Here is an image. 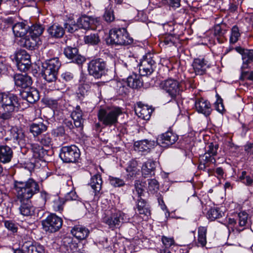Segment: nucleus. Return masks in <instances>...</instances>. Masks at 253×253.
<instances>
[{
  "instance_id": "8",
  "label": "nucleus",
  "mask_w": 253,
  "mask_h": 253,
  "mask_svg": "<svg viewBox=\"0 0 253 253\" xmlns=\"http://www.w3.org/2000/svg\"><path fill=\"white\" fill-rule=\"evenodd\" d=\"M59 156L64 163H74L79 159L80 151L79 148L74 145L65 146L61 148Z\"/></svg>"
},
{
  "instance_id": "18",
  "label": "nucleus",
  "mask_w": 253,
  "mask_h": 253,
  "mask_svg": "<svg viewBox=\"0 0 253 253\" xmlns=\"http://www.w3.org/2000/svg\"><path fill=\"white\" fill-rule=\"evenodd\" d=\"M13 80L16 86L22 88H26L32 84V80L30 76L27 74H15Z\"/></svg>"
},
{
  "instance_id": "51",
  "label": "nucleus",
  "mask_w": 253,
  "mask_h": 253,
  "mask_svg": "<svg viewBox=\"0 0 253 253\" xmlns=\"http://www.w3.org/2000/svg\"><path fill=\"white\" fill-rule=\"evenodd\" d=\"M134 189L133 190V194H135V192L137 193L138 198L141 197L143 194L144 191V185L139 180H136L134 183Z\"/></svg>"
},
{
  "instance_id": "32",
  "label": "nucleus",
  "mask_w": 253,
  "mask_h": 253,
  "mask_svg": "<svg viewBox=\"0 0 253 253\" xmlns=\"http://www.w3.org/2000/svg\"><path fill=\"white\" fill-rule=\"evenodd\" d=\"M136 209L140 214L147 216L150 215V211L146 205V201L141 197H138L137 200Z\"/></svg>"
},
{
  "instance_id": "10",
  "label": "nucleus",
  "mask_w": 253,
  "mask_h": 253,
  "mask_svg": "<svg viewBox=\"0 0 253 253\" xmlns=\"http://www.w3.org/2000/svg\"><path fill=\"white\" fill-rule=\"evenodd\" d=\"M62 222L60 217L55 214L51 213L42 221V228L46 232L54 233L61 228Z\"/></svg>"
},
{
  "instance_id": "6",
  "label": "nucleus",
  "mask_w": 253,
  "mask_h": 253,
  "mask_svg": "<svg viewBox=\"0 0 253 253\" xmlns=\"http://www.w3.org/2000/svg\"><path fill=\"white\" fill-rule=\"evenodd\" d=\"M87 70L89 74L96 79L105 76L108 72L106 62L100 58L91 60L88 63Z\"/></svg>"
},
{
  "instance_id": "61",
  "label": "nucleus",
  "mask_w": 253,
  "mask_h": 253,
  "mask_svg": "<svg viewBox=\"0 0 253 253\" xmlns=\"http://www.w3.org/2000/svg\"><path fill=\"white\" fill-rule=\"evenodd\" d=\"M62 79L66 82H71L74 79V75L69 71H65L61 74Z\"/></svg>"
},
{
  "instance_id": "35",
  "label": "nucleus",
  "mask_w": 253,
  "mask_h": 253,
  "mask_svg": "<svg viewBox=\"0 0 253 253\" xmlns=\"http://www.w3.org/2000/svg\"><path fill=\"white\" fill-rule=\"evenodd\" d=\"M127 84L128 86L133 88H137L142 85L139 76L136 74H133L127 78Z\"/></svg>"
},
{
  "instance_id": "1",
  "label": "nucleus",
  "mask_w": 253,
  "mask_h": 253,
  "mask_svg": "<svg viewBox=\"0 0 253 253\" xmlns=\"http://www.w3.org/2000/svg\"><path fill=\"white\" fill-rule=\"evenodd\" d=\"M15 188L17 193L16 203L20 213L23 216H32L34 214L35 208L30 199L40 191L38 183L32 178L24 182L15 181Z\"/></svg>"
},
{
  "instance_id": "62",
  "label": "nucleus",
  "mask_w": 253,
  "mask_h": 253,
  "mask_svg": "<svg viewBox=\"0 0 253 253\" xmlns=\"http://www.w3.org/2000/svg\"><path fill=\"white\" fill-rule=\"evenodd\" d=\"M90 28L91 29H95L96 27L100 24V19L97 17H93L90 16Z\"/></svg>"
},
{
  "instance_id": "29",
  "label": "nucleus",
  "mask_w": 253,
  "mask_h": 253,
  "mask_svg": "<svg viewBox=\"0 0 253 253\" xmlns=\"http://www.w3.org/2000/svg\"><path fill=\"white\" fill-rule=\"evenodd\" d=\"M156 163L151 160H148L142 166V173L145 177L154 175Z\"/></svg>"
},
{
  "instance_id": "36",
  "label": "nucleus",
  "mask_w": 253,
  "mask_h": 253,
  "mask_svg": "<svg viewBox=\"0 0 253 253\" xmlns=\"http://www.w3.org/2000/svg\"><path fill=\"white\" fill-rule=\"evenodd\" d=\"M29 37V35L24 38L22 37L20 41V44L21 46L27 49L32 50L36 45V41L34 37H31V38H30Z\"/></svg>"
},
{
  "instance_id": "26",
  "label": "nucleus",
  "mask_w": 253,
  "mask_h": 253,
  "mask_svg": "<svg viewBox=\"0 0 253 253\" xmlns=\"http://www.w3.org/2000/svg\"><path fill=\"white\" fill-rule=\"evenodd\" d=\"M29 26L23 22H18L15 24L12 27L14 34L17 37H23L28 33Z\"/></svg>"
},
{
  "instance_id": "22",
  "label": "nucleus",
  "mask_w": 253,
  "mask_h": 253,
  "mask_svg": "<svg viewBox=\"0 0 253 253\" xmlns=\"http://www.w3.org/2000/svg\"><path fill=\"white\" fill-rule=\"evenodd\" d=\"M215 162L216 160L214 157H211L209 154L205 153L200 157L198 169L200 170L207 171V168L209 167L211 164H215Z\"/></svg>"
},
{
  "instance_id": "46",
  "label": "nucleus",
  "mask_w": 253,
  "mask_h": 253,
  "mask_svg": "<svg viewBox=\"0 0 253 253\" xmlns=\"http://www.w3.org/2000/svg\"><path fill=\"white\" fill-rule=\"evenodd\" d=\"M19 2L18 0H11L7 2L6 9L9 13H14L19 9Z\"/></svg>"
},
{
  "instance_id": "60",
  "label": "nucleus",
  "mask_w": 253,
  "mask_h": 253,
  "mask_svg": "<svg viewBox=\"0 0 253 253\" xmlns=\"http://www.w3.org/2000/svg\"><path fill=\"white\" fill-rule=\"evenodd\" d=\"M217 100L214 103L215 108L218 112L222 113L224 110L223 100L218 95H217Z\"/></svg>"
},
{
  "instance_id": "28",
  "label": "nucleus",
  "mask_w": 253,
  "mask_h": 253,
  "mask_svg": "<svg viewBox=\"0 0 253 253\" xmlns=\"http://www.w3.org/2000/svg\"><path fill=\"white\" fill-rule=\"evenodd\" d=\"M21 95L24 99L30 103H34L40 99L39 91L34 88L29 91H23Z\"/></svg>"
},
{
  "instance_id": "48",
  "label": "nucleus",
  "mask_w": 253,
  "mask_h": 253,
  "mask_svg": "<svg viewBox=\"0 0 253 253\" xmlns=\"http://www.w3.org/2000/svg\"><path fill=\"white\" fill-rule=\"evenodd\" d=\"M241 34L239 32L238 27L236 25L234 26L231 29V36L230 38V42L232 43L236 42L238 41L239 38Z\"/></svg>"
},
{
  "instance_id": "58",
  "label": "nucleus",
  "mask_w": 253,
  "mask_h": 253,
  "mask_svg": "<svg viewBox=\"0 0 253 253\" xmlns=\"http://www.w3.org/2000/svg\"><path fill=\"white\" fill-rule=\"evenodd\" d=\"M162 241L166 248H169L175 244V242L173 238L167 237L165 236H162Z\"/></svg>"
},
{
  "instance_id": "47",
  "label": "nucleus",
  "mask_w": 253,
  "mask_h": 253,
  "mask_svg": "<svg viewBox=\"0 0 253 253\" xmlns=\"http://www.w3.org/2000/svg\"><path fill=\"white\" fill-rule=\"evenodd\" d=\"M39 141L41 145L45 147H50L53 145L52 139L48 133L42 135Z\"/></svg>"
},
{
  "instance_id": "14",
  "label": "nucleus",
  "mask_w": 253,
  "mask_h": 253,
  "mask_svg": "<svg viewBox=\"0 0 253 253\" xmlns=\"http://www.w3.org/2000/svg\"><path fill=\"white\" fill-rule=\"evenodd\" d=\"M235 50L242 56V65L241 70L250 69L251 64L253 63V49L237 46L235 47Z\"/></svg>"
},
{
  "instance_id": "50",
  "label": "nucleus",
  "mask_w": 253,
  "mask_h": 253,
  "mask_svg": "<svg viewBox=\"0 0 253 253\" xmlns=\"http://www.w3.org/2000/svg\"><path fill=\"white\" fill-rule=\"evenodd\" d=\"M135 146L138 147L140 151H146L150 148V143L147 140H141L135 143Z\"/></svg>"
},
{
  "instance_id": "49",
  "label": "nucleus",
  "mask_w": 253,
  "mask_h": 253,
  "mask_svg": "<svg viewBox=\"0 0 253 253\" xmlns=\"http://www.w3.org/2000/svg\"><path fill=\"white\" fill-rule=\"evenodd\" d=\"M64 101V100L62 98H58L57 99L50 98L48 100V104L51 107L57 109L62 105Z\"/></svg>"
},
{
  "instance_id": "40",
  "label": "nucleus",
  "mask_w": 253,
  "mask_h": 253,
  "mask_svg": "<svg viewBox=\"0 0 253 253\" xmlns=\"http://www.w3.org/2000/svg\"><path fill=\"white\" fill-rule=\"evenodd\" d=\"M57 73L52 71L42 69V76L47 82H55L57 79Z\"/></svg>"
},
{
  "instance_id": "4",
  "label": "nucleus",
  "mask_w": 253,
  "mask_h": 253,
  "mask_svg": "<svg viewBox=\"0 0 253 253\" xmlns=\"http://www.w3.org/2000/svg\"><path fill=\"white\" fill-rule=\"evenodd\" d=\"M122 112L119 108L100 109L97 114L99 121L105 126L115 125L118 123V117Z\"/></svg>"
},
{
  "instance_id": "7",
  "label": "nucleus",
  "mask_w": 253,
  "mask_h": 253,
  "mask_svg": "<svg viewBox=\"0 0 253 253\" xmlns=\"http://www.w3.org/2000/svg\"><path fill=\"white\" fill-rule=\"evenodd\" d=\"M23 253H44L43 247L36 243L27 234H23L20 241Z\"/></svg>"
},
{
  "instance_id": "56",
  "label": "nucleus",
  "mask_w": 253,
  "mask_h": 253,
  "mask_svg": "<svg viewBox=\"0 0 253 253\" xmlns=\"http://www.w3.org/2000/svg\"><path fill=\"white\" fill-rule=\"evenodd\" d=\"M218 148V145L214 144L212 143H210L208 147V150H207V152L205 153V154H209L211 156V157H213V156L216 155L217 154V150Z\"/></svg>"
},
{
  "instance_id": "41",
  "label": "nucleus",
  "mask_w": 253,
  "mask_h": 253,
  "mask_svg": "<svg viewBox=\"0 0 253 253\" xmlns=\"http://www.w3.org/2000/svg\"><path fill=\"white\" fill-rule=\"evenodd\" d=\"M224 213L220 211L218 209H211L207 212V216L208 219L213 221L219 218L223 215Z\"/></svg>"
},
{
  "instance_id": "45",
  "label": "nucleus",
  "mask_w": 253,
  "mask_h": 253,
  "mask_svg": "<svg viewBox=\"0 0 253 253\" xmlns=\"http://www.w3.org/2000/svg\"><path fill=\"white\" fill-rule=\"evenodd\" d=\"M29 36L34 38L40 36L43 32V28L39 25H34L29 28Z\"/></svg>"
},
{
  "instance_id": "30",
  "label": "nucleus",
  "mask_w": 253,
  "mask_h": 253,
  "mask_svg": "<svg viewBox=\"0 0 253 253\" xmlns=\"http://www.w3.org/2000/svg\"><path fill=\"white\" fill-rule=\"evenodd\" d=\"M47 129L46 124L42 122L33 123L30 126V131L34 136H38L45 132Z\"/></svg>"
},
{
  "instance_id": "20",
  "label": "nucleus",
  "mask_w": 253,
  "mask_h": 253,
  "mask_svg": "<svg viewBox=\"0 0 253 253\" xmlns=\"http://www.w3.org/2000/svg\"><path fill=\"white\" fill-rule=\"evenodd\" d=\"M152 111V109L148 105L142 104L141 103H138L135 109L136 114L145 120H148L150 119Z\"/></svg>"
},
{
  "instance_id": "38",
  "label": "nucleus",
  "mask_w": 253,
  "mask_h": 253,
  "mask_svg": "<svg viewBox=\"0 0 253 253\" xmlns=\"http://www.w3.org/2000/svg\"><path fill=\"white\" fill-rule=\"evenodd\" d=\"M84 42L86 44L96 45L100 42V38L97 33H91L84 37Z\"/></svg>"
},
{
  "instance_id": "55",
  "label": "nucleus",
  "mask_w": 253,
  "mask_h": 253,
  "mask_svg": "<svg viewBox=\"0 0 253 253\" xmlns=\"http://www.w3.org/2000/svg\"><path fill=\"white\" fill-rule=\"evenodd\" d=\"M241 70V75L240 77L241 80H248L253 81V71H245L244 70Z\"/></svg>"
},
{
  "instance_id": "3",
  "label": "nucleus",
  "mask_w": 253,
  "mask_h": 253,
  "mask_svg": "<svg viewBox=\"0 0 253 253\" xmlns=\"http://www.w3.org/2000/svg\"><path fill=\"white\" fill-rule=\"evenodd\" d=\"M133 42L125 28H114L110 31L107 42L110 44L127 45Z\"/></svg>"
},
{
  "instance_id": "39",
  "label": "nucleus",
  "mask_w": 253,
  "mask_h": 253,
  "mask_svg": "<svg viewBox=\"0 0 253 253\" xmlns=\"http://www.w3.org/2000/svg\"><path fill=\"white\" fill-rule=\"evenodd\" d=\"M52 207L54 211H63L65 200L57 196L52 197Z\"/></svg>"
},
{
  "instance_id": "9",
  "label": "nucleus",
  "mask_w": 253,
  "mask_h": 253,
  "mask_svg": "<svg viewBox=\"0 0 253 253\" xmlns=\"http://www.w3.org/2000/svg\"><path fill=\"white\" fill-rule=\"evenodd\" d=\"M160 86L173 99L179 95L182 90L179 82L171 78L161 82Z\"/></svg>"
},
{
  "instance_id": "23",
  "label": "nucleus",
  "mask_w": 253,
  "mask_h": 253,
  "mask_svg": "<svg viewBox=\"0 0 253 253\" xmlns=\"http://www.w3.org/2000/svg\"><path fill=\"white\" fill-rule=\"evenodd\" d=\"M9 137L5 139L12 140L15 144H19V142L24 137L23 130L17 127H12L9 130Z\"/></svg>"
},
{
  "instance_id": "12",
  "label": "nucleus",
  "mask_w": 253,
  "mask_h": 253,
  "mask_svg": "<svg viewBox=\"0 0 253 253\" xmlns=\"http://www.w3.org/2000/svg\"><path fill=\"white\" fill-rule=\"evenodd\" d=\"M71 116L74 121L73 125L72 121H66L65 124L71 130L74 129V127L79 128L82 130L83 128L84 119L83 118V112L80 106H77L75 109L72 112Z\"/></svg>"
},
{
  "instance_id": "53",
  "label": "nucleus",
  "mask_w": 253,
  "mask_h": 253,
  "mask_svg": "<svg viewBox=\"0 0 253 253\" xmlns=\"http://www.w3.org/2000/svg\"><path fill=\"white\" fill-rule=\"evenodd\" d=\"M103 17L107 23H111L115 20L114 11L111 8L106 9L104 14Z\"/></svg>"
},
{
  "instance_id": "31",
  "label": "nucleus",
  "mask_w": 253,
  "mask_h": 253,
  "mask_svg": "<svg viewBox=\"0 0 253 253\" xmlns=\"http://www.w3.org/2000/svg\"><path fill=\"white\" fill-rule=\"evenodd\" d=\"M48 33L52 38H59L63 37L65 30L63 27L59 25H53L47 30Z\"/></svg>"
},
{
  "instance_id": "21",
  "label": "nucleus",
  "mask_w": 253,
  "mask_h": 253,
  "mask_svg": "<svg viewBox=\"0 0 253 253\" xmlns=\"http://www.w3.org/2000/svg\"><path fill=\"white\" fill-rule=\"evenodd\" d=\"M238 225L235 227L236 231L240 233L250 225L248 221V214L245 211H242L238 214Z\"/></svg>"
},
{
  "instance_id": "44",
  "label": "nucleus",
  "mask_w": 253,
  "mask_h": 253,
  "mask_svg": "<svg viewBox=\"0 0 253 253\" xmlns=\"http://www.w3.org/2000/svg\"><path fill=\"white\" fill-rule=\"evenodd\" d=\"M207 228L205 227H200L198 228V243L200 244L201 246L204 247L206 245L207 243Z\"/></svg>"
},
{
  "instance_id": "24",
  "label": "nucleus",
  "mask_w": 253,
  "mask_h": 253,
  "mask_svg": "<svg viewBox=\"0 0 253 253\" xmlns=\"http://www.w3.org/2000/svg\"><path fill=\"white\" fill-rule=\"evenodd\" d=\"M71 232L72 234L79 240L85 239L89 233L87 228L80 225L75 226Z\"/></svg>"
},
{
  "instance_id": "54",
  "label": "nucleus",
  "mask_w": 253,
  "mask_h": 253,
  "mask_svg": "<svg viewBox=\"0 0 253 253\" xmlns=\"http://www.w3.org/2000/svg\"><path fill=\"white\" fill-rule=\"evenodd\" d=\"M110 184L114 187H121L125 185L124 180L117 177H109Z\"/></svg>"
},
{
  "instance_id": "64",
  "label": "nucleus",
  "mask_w": 253,
  "mask_h": 253,
  "mask_svg": "<svg viewBox=\"0 0 253 253\" xmlns=\"http://www.w3.org/2000/svg\"><path fill=\"white\" fill-rule=\"evenodd\" d=\"M117 86L119 87L118 92L120 94L123 95L124 94H126L128 92V88L123 85L121 83H119Z\"/></svg>"
},
{
  "instance_id": "59",
  "label": "nucleus",
  "mask_w": 253,
  "mask_h": 253,
  "mask_svg": "<svg viewBox=\"0 0 253 253\" xmlns=\"http://www.w3.org/2000/svg\"><path fill=\"white\" fill-rule=\"evenodd\" d=\"M65 134V129L63 126H60L54 128L51 131V134L54 137L62 136Z\"/></svg>"
},
{
  "instance_id": "34",
  "label": "nucleus",
  "mask_w": 253,
  "mask_h": 253,
  "mask_svg": "<svg viewBox=\"0 0 253 253\" xmlns=\"http://www.w3.org/2000/svg\"><path fill=\"white\" fill-rule=\"evenodd\" d=\"M32 151L33 157L36 159L42 160L47 154V151L38 144L32 145Z\"/></svg>"
},
{
  "instance_id": "19",
  "label": "nucleus",
  "mask_w": 253,
  "mask_h": 253,
  "mask_svg": "<svg viewBox=\"0 0 253 253\" xmlns=\"http://www.w3.org/2000/svg\"><path fill=\"white\" fill-rule=\"evenodd\" d=\"M192 66L195 74L199 75L204 74L207 69L209 67L208 62L204 58L194 59Z\"/></svg>"
},
{
  "instance_id": "52",
  "label": "nucleus",
  "mask_w": 253,
  "mask_h": 253,
  "mask_svg": "<svg viewBox=\"0 0 253 253\" xmlns=\"http://www.w3.org/2000/svg\"><path fill=\"white\" fill-rule=\"evenodd\" d=\"M159 189L158 182L154 179H150L148 182V189L152 193L157 192Z\"/></svg>"
},
{
  "instance_id": "37",
  "label": "nucleus",
  "mask_w": 253,
  "mask_h": 253,
  "mask_svg": "<svg viewBox=\"0 0 253 253\" xmlns=\"http://www.w3.org/2000/svg\"><path fill=\"white\" fill-rule=\"evenodd\" d=\"M126 171L128 173V175L132 177L137 174L139 169L137 168V163L135 160H131L128 163V166L126 168Z\"/></svg>"
},
{
  "instance_id": "15",
  "label": "nucleus",
  "mask_w": 253,
  "mask_h": 253,
  "mask_svg": "<svg viewBox=\"0 0 253 253\" xmlns=\"http://www.w3.org/2000/svg\"><path fill=\"white\" fill-rule=\"evenodd\" d=\"M178 136L172 131H168L161 134L157 139L158 143L163 147H168L174 144Z\"/></svg>"
},
{
  "instance_id": "63",
  "label": "nucleus",
  "mask_w": 253,
  "mask_h": 253,
  "mask_svg": "<svg viewBox=\"0 0 253 253\" xmlns=\"http://www.w3.org/2000/svg\"><path fill=\"white\" fill-rule=\"evenodd\" d=\"M78 198V196L74 191H71L70 192L67 193L65 197V201H73L76 200Z\"/></svg>"
},
{
  "instance_id": "11",
  "label": "nucleus",
  "mask_w": 253,
  "mask_h": 253,
  "mask_svg": "<svg viewBox=\"0 0 253 253\" xmlns=\"http://www.w3.org/2000/svg\"><path fill=\"white\" fill-rule=\"evenodd\" d=\"M153 54L148 53L143 56L139 66V72L142 76L151 75L156 67Z\"/></svg>"
},
{
  "instance_id": "43",
  "label": "nucleus",
  "mask_w": 253,
  "mask_h": 253,
  "mask_svg": "<svg viewBox=\"0 0 253 253\" xmlns=\"http://www.w3.org/2000/svg\"><path fill=\"white\" fill-rule=\"evenodd\" d=\"M90 16H83L78 19L77 24L79 29H84L85 30L90 28Z\"/></svg>"
},
{
  "instance_id": "17",
  "label": "nucleus",
  "mask_w": 253,
  "mask_h": 253,
  "mask_svg": "<svg viewBox=\"0 0 253 253\" xmlns=\"http://www.w3.org/2000/svg\"><path fill=\"white\" fill-rule=\"evenodd\" d=\"M195 106L198 112L206 117L209 116L212 111L210 103L203 98L197 99L195 101Z\"/></svg>"
},
{
  "instance_id": "25",
  "label": "nucleus",
  "mask_w": 253,
  "mask_h": 253,
  "mask_svg": "<svg viewBox=\"0 0 253 253\" xmlns=\"http://www.w3.org/2000/svg\"><path fill=\"white\" fill-rule=\"evenodd\" d=\"M13 152L10 147L6 145H0V162L9 163L12 157Z\"/></svg>"
},
{
  "instance_id": "42",
  "label": "nucleus",
  "mask_w": 253,
  "mask_h": 253,
  "mask_svg": "<svg viewBox=\"0 0 253 253\" xmlns=\"http://www.w3.org/2000/svg\"><path fill=\"white\" fill-rule=\"evenodd\" d=\"M64 30L68 32L73 33L79 29L77 23H76L73 19H69L64 24Z\"/></svg>"
},
{
  "instance_id": "33",
  "label": "nucleus",
  "mask_w": 253,
  "mask_h": 253,
  "mask_svg": "<svg viewBox=\"0 0 253 253\" xmlns=\"http://www.w3.org/2000/svg\"><path fill=\"white\" fill-rule=\"evenodd\" d=\"M102 180L101 176L99 174L92 176L90 179L89 185L95 192H99L101 189Z\"/></svg>"
},
{
  "instance_id": "16",
  "label": "nucleus",
  "mask_w": 253,
  "mask_h": 253,
  "mask_svg": "<svg viewBox=\"0 0 253 253\" xmlns=\"http://www.w3.org/2000/svg\"><path fill=\"white\" fill-rule=\"evenodd\" d=\"M64 54L72 62L78 64H81L85 61L84 58L79 53L78 49L76 47L67 46L64 49Z\"/></svg>"
},
{
  "instance_id": "2",
  "label": "nucleus",
  "mask_w": 253,
  "mask_h": 253,
  "mask_svg": "<svg viewBox=\"0 0 253 253\" xmlns=\"http://www.w3.org/2000/svg\"><path fill=\"white\" fill-rule=\"evenodd\" d=\"M21 108L20 99L13 93H0V118L9 120Z\"/></svg>"
},
{
  "instance_id": "57",
  "label": "nucleus",
  "mask_w": 253,
  "mask_h": 253,
  "mask_svg": "<svg viewBox=\"0 0 253 253\" xmlns=\"http://www.w3.org/2000/svg\"><path fill=\"white\" fill-rule=\"evenodd\" d=\"M5 227L13 233L17 232V226L16 224L11 220H5L4 222Z\"/></svg>"
},
{
  "instance_id": "5",
  "label": "nucleus",
  "mask_w": 253,
  "mask_h": 253,
  "mask_svg": "<svg viewBox=\"0 0 253 253\" xmlns=\"http://www.w3.org/2000/svg\"><path fill=\"white\" fill-rule=\"evenodd\" d=\"M103 222L110 228H114L120 226L121 223L128 222L130 218L128 215L121 211H108L103 218Z\"/></svg>"
},
{
  "instance_id": "13",
  "label": "nucleus",
  "mask_w": 253,
  "mask_h": 253,
  "mask_svg": "<svg viewBox=\"0 0 253 253\" xmlns=\"http://www.w3.org/2000/svg\"><path fill=\"white\" fill-rule=\"evenodd\" d=\"M18 69L21 72H26L31 66L30 56L24 50L18 51L15 55Z\"/></svg>"
},
{
  "instance_id": "27",
  "label": "nucleus",
  "mask_w": 253,
  "mask_h": 253,
  "mask_svg": "<svg viewBox=\"0 0 253 253\" xmlns=\"http://www.w3.org/2000/svg\"><path fill=\"white\" fill-rule=\"evenodd\" d=\"M61 63L58 58H53L46 60L42 64V68L52 71L58 73Z\"/></svg>"
}]
</instances>
